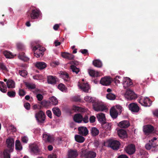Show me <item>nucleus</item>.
Segmentation results:
<instances>
[{
  "label": "nucleus",
  "mask_w": 158,
  "mask_h": 158,
  "mask_svg": "<svg viewBox=\"0 0 158 158\" xmlns=\"http://www.w3.org/2000/svg\"><path fill=\"white\" fill-rule=\"evenodd\" d=\"M106 98L108 99L114 100L115 99L116 96L115 95L112 93H109L106 95Z\"/></svg>",
  "instance_id": "42"
},
{
  "label": "nucleus",
  "mask_w": 158,
  "mask_h": 158,
  "mask_svg": "<svg viewBox=\"0 0 158 158\" xmlns=\"http://www.w3.org/2000/svg\"><path fill=\"white\" fill-rule=\"evenodd\" d=\"M3 54L7 58H13L14 56V55L12 53L7 51H4Z\"/></svg>",
  "instance_id": "36"
},
{
  "label": "nucleus",
  "mask_w": 158,
  "mask_h": 158,
  "mask_svg": "<svg viewBox=\"0 0 158 158\" xmlns=\"http://www.w3.org/2000/svg\"><path fill=\"white\" fill-rule=\"evenodd\" d=\"M73 109L76 111H80L81 110V108L80 107L76 106H73Z\"/></svg>",
  "instance_id": "59"
},
{
  "label": "nucleus",
  "mask_w": 158,
  "mask_h": 158,
  "mask_svg": "<svg viewBox=\"0 0 158 158\" xmlns=\"http://www.w3.org/2000/svg\"><path fill=\"white\" fill-rule=\"evenodd\" d=\"M8 150H5L4 152V158H10V155Z\"/></svg>",
  "instance_id": "46"
},
{
  "label": "nucleus",
  "mask_w": 158,
  "mask_h": 158,
  "mask_svg": "<svg viewBox=\"0 0 158 158\" xmlns=\"http://www.w3.org/2000/svg\"><path fill=\"white\" fill-rule=\"evenodd\" d=\"M35 66L40 69H44L47 67V64L44 62H37L35 64Z\"/></svg>",
  "instance_id": "26"
},
{
  "label": "nucleus",
  "mask_w": 158,
  "mask_h": 158,
  "mask_svg": "<svg viewBox=\"0 0 158 158\" xmlns=\"http://www.w3.org/2000/svg\"><path fill=\"white\" fill-rule=\"evenodd\" d=\"M7 147L9 149L8 150L9 152H12L14 148V141L13 138H9L6 139V141Z\"/></svg>",
  "instance_id": "7"
},
{
  "label": "nucleus",
  "mask_w": 158,
  "mask_h": 158,
  "mask_svg": "<svg viewBox=\"0 0 158 158\" xmlns=\"http://www.w3.org/2000/svg\"><path fill=\"white\" fill-rule=\"evenodd\" d=\"M83 116L80 114H77L74 115L73 117V120L76 123H81L82 121Z\"/></svg>",
  "instance_id": "20"
},
{
  "label": "nucleus",
  "mask_w": 158,
  "mask_h": 158,
  "mask_svg": "<svg viewBox=\"0 0 158 158\" xmlns=\"http://www.w3.org/2000/svg\"><path fill=\"white\" fill-rule=\"evenodd\" d=\"M65 85L62 84H60L58 86V88L61 91H63L65 90Z\"/></svg>",
  "instance_id": "50"
},
{
  "label": "nucleus",
  "mask_w": 158,
  "mask_h": 158,
  "mask_svg": "<svg viewBox=\"0 0 158 158\" xmlns=\"http://www.w3.org/2000/svg\"><path fill=\"white\" fill-rule=\"evenodd\" d=\"M78 155L76 150H70L68 152V156L70 158H76Z\"/></svg>",
  "instance_id": "22"
},
{
  "label": "nucleus",
  "mask_w": 158,
  "mask_h": 158,
  "mask_svg": "<svg viewBox=\"0 0 158 158\" xmlns=\"http://www.w3.org/2000/svg\"><path fill=\"white\" fill-rule=\"evenodd\" d=\"M154 128L153 126L148 125L143 127V131L146 135L152 133L154 130Z\"/></svg>",
  "instance_id": "12"
},
{
  "label": "nucleus",
  "mask_w": 158,
  "mask_h": 158,
  "mask_svg": "<svg viewBox=\"0 0 158 158\" xmlns=\"http://www.w3.org/2000/svg\"><path fill=\"white\" fill-rule=\"evenodd\" d=\"M52 111L54 114L56 116L58 117H59L60 116L61 112L59 108L57 107L53 108L52 109Z\"/></svg>",
  "instance_id": "28"
},
{
  "label": "nucleus",
  "mask_w": 158,
  "mask_h": 158,
  "mask_svg": "<svg viewBox=\"0 0 158 158\" xmlns=\"http://www.w3.org/2000/svg\"><path fill=\"white\" fill-rule=\"evenodd\" d=\"M60 78H69L68 74L66 73L63 72H60Z\"/></svg>",
  "instance_id": "41"
},
{
  "label": "nucleus",
  "mask_w": 158,
  "mask_h": 158,
  "mask_svg": "<svg viewBox=\"0 0 158 158\" xmlns=\"http://www.w3.org/2000/svg\"><path fill=\"white\" fill-rule=\"evenodd\" d=\"M26 92L23 89H19V94L20 96H23L26 94Z\"/></svg>",
  "instance_id": "48"
},
{
  "label": "nucleus",
  "mask_w": 158,
  "mask_h": 158,
  "mask_svg": "<svg viewBox=\"0 0 158 158\" xmlns=\"http://www.w3.org/2000/svg\"><path fill=\"white\" fill-rule=\"evenodd\" d=\"M85 80H81V81H79L78 86L84 91L88 92L90 89V87L88 83H85Z\"/></svg>",
  "instance_id": "6"
},
{
  "label": "nucleus",
  "mask_w": 158,
  "mask_h": 158,
  "mask_svg": "<svg viewBox=\"0 0 158 158\" xmlns=\"http://www.w3.org/2000/svg\"><path fill=\"white\" fill-rule=\"evenodd\" d=\"M40 104L44 107H48L50 105V102L49 101L43 100L41 102Z\"/></svg>",
  "instance_id": "40"
},
{
  "label": "nucleus",
  "mask_w": 158,
  "mask_h": 158,
  "mask_svg": "<svg viewBox=\"0 0 158 158\" xmlns=\"http://www.w3.org/2000/svg\"><path fill=\"white\" fill-rule=\"evenodd\" d=\"M96 153L92 151H90L86 153L84 156L86 158H94L96 156Z\"/></svg>",
  "instance_id": "27"
},
{
  "label": "nucleus",
  "mask_w": 158,
  "mask_h": 158,
  "mask_svg": "<svg viewBox=\"0 0 158 158\" xmlns=\"http://www.w3.org/2000/svg\"><path fill=\"white\" fill-rule=\"evenodd\" d=\"M111 117L113 118H116L118 116V111L112 108L110 111Z\"/></svg>",
  "instance_id": "30"
},
{
  "label": "nucleus",
  "mask_w": 158,
  "mask_h": 158,
  "mask_svg": "<svg viewBox=\"0 0 158 158\" xmlns=\"http://www.w3.org/2000/svg\"><path fill=\"white\" fill-rule=\"evenodd\" d=\"M36 97L37 99L39 101H41L43 98V96L41 94H38L36 95Z\"/></svg>",
  "instance_id": "55"
},
{
  "label": "nucleus",
  "mask_w": 158,
  "mask_h": 158,
  "mask_svg": "<svg viewBox=\"0 0 158 158\" xmlns=\"http://www.w3.org/2000/svg\"><path fill=\"white\" fill-rule=\"evenodd\" d=\"M153 114L154 115L158 118V110H155L153 112Z\"/></svg>",
  "instance_id": "64"
},
{
  "label": "nucleus",
  "mask_w": 158,
  "mask_h": 158,
  "mask_svg": "<svg viewBox=\"0 0 158 158\" xmlns=\"http://www.w3.org/2000/svg\"><path fill=\"white\" fill-rule=\"evenodd\" d=\"M19 73L20 75L22 77H25V76L27 75V72L25 70L20 71Z\"/></svg>",
  "instance_id": "49"
},
{
  "label": "nucleus",
  "mask_w": 158,
  "mask_h": 158,
  "mask_svg": "<svg viewBox=\"0 0 158 158\" xmlns=\"http://www.w3.org/2000/svg\"><path fill=\"white\" fill-rule=\"evenodd\" d=\"M75 139L76 141L79 143L83 142L85 139L84 137L78 135H75Z\"/></svg>",
  "instance_id": "35"
},
{
  "label": "nucleus",
  "mask_w": 158,
  "mask_h": 158,
  "mask_svg": "<svg viewBox=\"0 0 158 158\" xmlns=\"http://www.w3.org/2000/svg\"><path fill=\"white\" fill-rule=\"evenodd\" d=\"M122 82L125 88L128 87L133 84L132 80H123Z\"/></svg>",
  "instance_id": "23"
},
{
  "label": "nucleus",
  "mask_w": 158,
  "mask_h": 158,
  "mask_svg": "<svg viewBox=\"0 0 158 158\" xmlns=\"http://www.w3.org/2000/svg\"><path fill=\"white\" fill-rule=\"evenodd\" d=\"M96 118L94 116L90 117L89 118V121L90 123H94L95 122Z\"/></svg>",
  "instance_id": "54"
},
{
  "label": "nucleus",
  "mask_w": 158,
  "mask_h": 158,
  "mask_svg": "<svg viewBox=\"0 0 158 158\" xmlns=\"http://www.w3.org/2000/svg\"><path fill=\"white\" fill-rule=\"evenodd\" d=\"M7 95L10 98H14L16 95V93L15 91H10L8 92Z\"/></svg>",
  "instance_id": "44"
},
{
  "label": "nucleus",
  "mask_w": 158,
  "mask_h": 158,
  "mask_svg": "<svg viewBox=\"0 0 158 158\" xmlns=\"http://www.w3.org/2000/svg\"><path fill=\"white\" fill-rule=\"evenodd\" d=\"M100 80V83L102 85L105 86L109 85L111 83V80Z\"/></svg>",
  "instance_id": "32"
},
{
  "label": "nucleus",
  "mask_w": 158,
  "mask_h": 158,
  "mask_svg": "<svg viewBox=\"0 0 158 158\" xmlns=\"http://www.w3.org/2000/svg\"><path fill=\"white\" fill-rule=\"evenodd\" d=\"M15 149L17 150H20L22 149V147L21 145L20 141L17 140L15 142Z\"/></svg>",
  "instance_id": "38"
},
{
  "label": "nucleus",
  "mask_w": 158,
  "mask_h": 158,
  "mask_svg": "<svg viewBox=\"0 0 158 158\" xmlns=\"http://www.w3.org/2000/svg\"><path fill=\"white\" fill-rule=\"evenodd\" d=\"M90 131L91 135L93 136H96L99 133V130L95 127H92Z\"/></svg>",
  "instance_id": "29"
},
{
  "label": "nucleus",
  "mask_w": 158,
  "mask_h": 158,
  "mask_svg": "<svg viewBox=\"0 0 158 158\" xmlns=\"http://www.w3.org/2000/svg\"><path fill=\"white\" fill-rule=\"evenodd\" d=\"M93 65L96 67L101 68L102 67V62L99 60H96L93 61Z\"/></svg>",
  "instance_id": "34"
},
{
  "label": "nucleus",
  "mask_w": 158,
  "mask_h": 158,
  "mask_svg": "<svg viewBox=\"0 0 158 158\" xmlns=\"http://www.w3.org/2000/svg\"><path fill=\"white\" fill-rule=\"evenodd\" d=\"M0 69H1L3 71H8V70L6 67L2 63H0Z\"/></svg>",
  "instance_id": "51"
},
{
  "label": "nucleus",
  "mask_w": 158,
  "mask_h": 158,
  "mask_svg": "<svg viewBox=\"0 0 158 158\" xmlns=\"http://www.w3.org/2000/svg\"><path fill=\"white\" fill-rule=\"evenodd\" d=\"M73 100L75 102H78L80 100V98L78 96H75L73 98Z\"/></svg>",
  "instance_id": "61"
},
{
  "label": "nucleus",
  "mask_w": 158,
  "mask_h": 158,
  "mask_svg": "<svg viewBox=\"0 0 158 158\" xmlns=\"http://www.w3.org/2000/svg\"><path fill=\"white\" fill-rule=\"evenodd\" d=\"M47 82L48 84L54 85L56 83V80H47Z\"/></svg>",
  "instance_id": "53"
},
{
  "label": "nucleus",
  "mask_w": 158,
  "mask_h": 158,
  "mask_svg": "<svg viewBox=\"0 0 158 158\" xmlns=\"http://www.w3.org/2000/svg\"><path fill=\"white\" fill-rule=\"evenodd\" d=\"M22 141L23 143H26L28 141V139L27 137L24 136L22 138Z\"/></svg>",
  "instance_id": "56"
},
{
  "label": "nucleus",
  "mask_w": 158,
  "mask_h": 158,
  "mask_svg": "<svg viewBox=\"0 0 158 158\" xmlns=\"http://www.w3.org/2000/svg\"><path fill=\"white\" fill-rule=\"evenodd\" d=\"M48 158H57L56 155L55 154H52L48 156Z\"/></svg>",
  "instance_id": "63"
},
{
  "label": "nucleus",
  "mask_w": 158,
  "mask_h": 158,
  "mask_svg": "<svg viewBox=\"0 0 158 158\" xmlns=\"http://www.w3.org/2000/svg\"><path fill=\"white\" fill-rule=\"evenodd\" d=\"M154 147V146H153V144L150 141H149V143H147L145 145L146 148L147 150L150 149L152 147Z\"/></svg>",
  "instance_id": "47"
},
{
  "label": "nucleus",
  "mask_w": 158,
  "mask_h": 158,
  "mask_svg": "<svg viewBox=\"0 0 158 158\" xmlns=\"http://www.w3.org/2000/svg\"><path fill=\"white\" fill-rule=\"evenodd\" d=\"M24 83L28 89H33L36 87L35 85L32 83L25 82Z\"/></svg>",
  "instance_id": "33"
},
{
  "label": "nucleus",
  "mask_w": 158,
  "mask_h": 158,
  "mask_svg": "<svg viewBox=\"0 0 158 158\" xmlns=\"http://www.w3.org/2000/svg\"><path fill=\"white\" fill-rule=\"evenodd\" d=\"M112 124L111 123H106V122L102 124V126L103 129L106 130H110L111 129V126Z\"/></svg>",
  "instance_id": "25"
},
{
  "label": "nucleus",
  "mask_w": 158,
  "mask_h": 158,
  "mask_svg": "<svg viewBox=\"0 0 158 158\" xmlns=\"http://www.w3.org/2000/svg\"><path fill=\"white\" fill-rule=\"evenodd\" d=\"M125 97L128 100L135 99L137 98V96L134 92L131 90H127L125 95Z\"/></svg>",
  "instance_id": "4"
},
{
  "label": "nucleus",
  "mask_w": 158,
  "mask_h": 158,
  "mask_svg": "<svg viewBox=\"0 0 158 158\" xmlns=\"http://www.w3.org/2000/svg\"><path fill=\"white\" fill-rule=\"evenodd\" d=\"M120 143L119 142L116 140H113L109 143V146L114 150H117L119 148Z\"/></svg>",
  "instance_id": "8"
},
{
  "label": "nucleus",
  "mask_w": 158,
  "mask_h": 158,
  "mask_svg": "<svg viewBox=\"0 0 158 158\" xmlns=\"http://www.w3.org/2000/svg\"><path fill=\"white\" fill-rule=\"evenodd\" d=\"M129 109L134 112H137L139 110V108L136 103H131L129 105Z\"/></svg>",
  "instance_id": "13"
},
{
  "label": "nucleus",
  "mask_w": 158,
  "mask_h": 158,
  "mask_svg": "<svg viewBox=\"0 0 158 158\" xmlns=\"http://www.w3.org/2000/svg\"><path fill=\"white\" fill-rule=\"evenodd\" d=\"M88 71L89 75L92 77H97L101 75L99 72L96 71L93 69H89Z\"/></svg>",
  "instance_id": "21"
},
{
  "label": "nucleus",
  "mask_w": 158,
  "mask_h": 158,
  "mask_svg": "<svg viewBox=\"0 0 158 158\" xmlns=\"http://www.w3.org/2000/svg\"><path fill=\"white\" fill-rule=\"evenodd\" d=\"M78 134L81 135L85 136L89 132L87 128L84 127H79L78 128Z\"/></svg>",
  "instance_id": "11"
},
{
  "label": "nucleus",
  "mask_w": 158,
  "mask_h": 158,
  "mask_svg": "<svg viewBox=\"0 0 158 158\" xmlns=\"http://www.w3.org/2000/svg\"><path fill=\"white\" fill-rule=\"evenodd\" d=\"M34 51V56L36 57H40L43 55V52L44 50V48H42L39 45H37L33 48Z\"/></svg>",
  "instance_id": "2"
},
{
  "label": "nucleus",
  "mask_w": 158,
  "mask_h": 158,
  "mask_svg": "<svg viewBox=\"0 0 158 158\" xmlns=\"http://www.w3.org/2000/svg\"><path fill=\"white\" fill-rule=\"evenodd\" d=\"M118 134L119 137L121 139H123L127 137V132L123 129H121L118 130Z\"/></svg>",
  "instance_id": "17"
},
{
  "label": "nucleus",
  "mask_w": 158,
  "mask_h": 158,
  "mask_svg": "<svg viewBox=\"0 0 158 158\" xmlns=\"http://www.w3.org/2000/svg\"><path fill=\"white\" fill-rule=\"evenodd\" d=\"M45 115L44 112L40 110L35 114V117L37 122L40 123H43L45 119Z\"/></svg>",
  "instance_id": "3"
},
{
  "label": "nucleus",
  "mask_w": 158,
  "mask_h": 158,
  "mask_svg": "<svg viewBox=\"0 0 158 158\" xmlns=\"http://www.w3.org/2000/svg\"><path fill=\"white\" fill-rule=\"evenodd\" d=\"M71 68L73 72L75 73L76 74H77L80 71V69L79 68H76V66L73 65H71Z\"/></svg>",
  "instance_id": "45"
},
{
  "label": "nucleus",
  "mask_w": 158,
  "mask_h": 158,
  "mask_svg": "<svg viewBox=\"0 0 158 158\" xmlns=\"http://www.w3.org/2000/svg\"><path fill=\"white\" fill-rule=\"evenodd\" d=\"M93 106L94 110L97 111H102L107 110L106 107L102 103L95 100L93 102Z\"/></svg>",
  "instance_id": "1"
},
{
  "label": "nucleus",
  "mask_w": 158,
  "mask_h": 158,
  "mask_svg": "<svg viewBox=\"0 0 158 158\" xmlns=\"http://www.w3.org/2000/svg\"><path fill=\"white\" fill-rule=\"evenodd\" d=\"M125 150L127 153L129 155H132L135 152V147L134 144H130L126 148Z\"/></svg>",
  "instance_id": "10"
},
{
  "label": "nucleus",
  "mask_w": 158,
  "mask_h": 158,
  "mask_svg": "<svg viewBox=\"0 0 158 158\" xmlns=\"http://www.w3.org/2000/svg\"><path fill=\"white\" fill-rule=\"evenodd\" d=\"M19 58L24 61H27L29 60V58L26 56L24 53L19 54L18 56Z\"/></svg>",
  "instance_id": "39"
},
{
  "label": "nucleus",
  "mask_w": 158,
  "mask_h": 158,
  "mask_svg": "<svg viewBox=\"0 0 158 158\" xmlns=\"http://www.w3.org/2000/svg\"><path fill=\"white\" fill-rule=\"evenodd\" d=\"M40 12L38 9L36 8L33 9L30 16L33 19L37 18L40 15Z\"/></svg>",
  "instance_id": "15"
},
{
  "label": "nucleus",
  "mask_w": 158,
  "mask_h": 158,
  "mask_svg": "<svg viewBox=\"0 0 158 158\" xmlns=\"http://www.w3.org/2000/svg\"><path fill=\"white\" fill-rule=\"evenodd\" d=\"M30 148L32 152L35 154H37L40 152V149L38 145L35 143L31 144L30 146Z\"/></svg>",
  "instance_id": "18"
},
{
  "label": "nucleus",
  "mask_w": 158,
  "mask_h": 158,
  "mask_svg": "<svg viewBox=\"0 0 158 158\" xmlns=\"http://www.w3.org/2000/svg\"><path fill=\"white\" fill-rule=\"evenodd\" d=\"M84 100L86 102L93 103V102L95 100L93 98L89 96H87L85 97Z\"/></svg>",
  "instance_id": "43"
},
{
  "label": "nucleus",
  "mask_w": 158,
  "mask_h": 158,
  "mask_svg": "<svg viewBox=\"0 0 158 158\" xmlns=\"http://www.w3.org/2000/svg\"><path fill=\"white\" fill-rule=\"evenodd\" d=\"M46 114L50 118H52V112L50 110H48L46 111Z\"/></svg>",
  "instance_id": "60"
},
{
  "label": "nucleus",
  "mask_w": 158,
  "mask_h": 158,
  "mask_svg": "<svg viewBox=\"0 0 158 158\" xmlns=\"http://www.w3.org/2000/svg\"><path fill=\"white\" fill-rule=\"evenodd\" d=\"M138 102L142 106H150L152 104V102L150 99L148 98H145L144 99H139Z\"/></svg>",
  "instance_id": "9"
},
{
  "label": "nucleus",
  "mask_w": 158,
  "mask_h": 158,
  "mask_svg": "<svg viewBox=\"0 0 158 158\" xmlns=\"http://www.w3.org/2000/svg\"><path fill=\"white\" fill-rule=\"evenodd\" d=\"M118 126L123 128H127L130 126V123L128 121L123 120L119 122Z\"/></svg>",
  "instance_id": "19"
},
{
  "label": "nucleus",
  "mask_w": 158,
  "mask_h": 158,
  "mask_svg": "<svg viewBox=\"0 0 158 158\" xmlns=\"http://www.w3.org/2000/svg\"><path fill=\"white\" fill-rule=\"evenodd\" d=\"M125 97L128 100L135 99L137 98V96L134 92L131 90H127L125 95Z\"/></svg>",
  "instance_id": "5"
},
{
  "label": "nucleus",
  "mask_w": 158,
  "mask_h": 158,
  "mask_svg": "<svg viewBox=\"0 0 158 158\" xmlns=\"http://www.w3.org/2000/svg\"><path fill=\"white\" fill-rule=\"evenodd\" d=\"M97 118L98 121L102 124L104 123L106 121L105 114L102 113H100L97 114Z\"/></svg>",
  "instance_id": "14"
},
{
  "label": "nucleus",
  "mask_w": 158,
  "mask_h": 158,
  "mask_svg": "<svg viewBox=\"0 0 158 158\" xmlns=\"http://www.w3.org/2000/svg\"><path fill=\"white\" fill-rule=\"evenodd\" d=\"M68 53L67 52H64L61 53V56L64 58H67V56L68 55Z\"/></svg>",
  "instance_id": "62"
},
{
  "label": "nucleus",
  "mask_w": 158,
  "mask_h": 158,
  "mask_svg": "<svg viewBox=\"0 0 158 158\" xmlns=\"http://www.w3.org/2000/svg\"><path fill=\"white\" fill-rule=\"evenodd\" d=\"M100 143L99 141L98 140H95L94 141V144L96 148L99 146Z\"/></svg>",
  "instance_id": "58"
},
{
  "label": "nucleus",
  "mask_w": 158,
  "mask_h": 158,
  "mask_svg": "<svg viewBox=\"0 0 158 158\" xmlns=\"http://www.w3.org/2000/svg\"><path fill=\"white\" fill-rule=\"evenodd\" d=\"M43 138L46 142H51L54 140V139L51 135L47 134H43Z\"/></svg>",
  "instance_id": "16"
},
{
  "label": "nucleus",
  "mask_w": 158,
  "mask_h": 158,
  "mask_svg": "<svg viewBox=\"0 0 158 158\" xmlns=\"http://www.w3.org/2000/svg\"><path fill=\"white\" fill-rule=\"evenodd\" d=\"M82 121L85 123H87L89 122L88 117L87 115H85L84 118H83Z\"/></svg>",
  "instance_id": "57"
},
{
  "label": "nucleus",
  "mask_w": 158,
  "mask_h": 158,
  "mask_svg": "<svg viewBox=\"0 0 158 158\" xmlns=\"http://www.w3.org/2000/svg\"><path fill=\"white\" fill-rule=\"evenodd\" d=\"M24 106L27 110H29L30 108V103L28 102H26L24 104Z\"/></svg>",
  "instance_id": "52"
},
{
  "label": "nucleus",
  "mask_w": 158,
  "mask_h": 158,
  "mask_svg": "<svg viewBox=\"0 0 158 158\" xmlns=\"http://www.w3.org/2000/svg\"><path fill=\"white\" fill-rule=\"evenodd\" d=\"M0 90L3 93H6L7 90L6 85L2 81H0Z\"/></svg>",
  "instance_id": "31"
},
{
  "label": "nucleus",
  "mask_w": 158,
  "mask_h": 158,
  "mask_svg": "<svg viewBox=\"0 0 158 158\" xmlns=\"http://www.w3.org/2000/svg\"><path fill=\"white\" fill-rule=\"evenodd\" d=\"M6 82V85L8 88H13L15 87V82L13 80H4Z\"/></svg>",
  "instance_id": "24"
},
{
  "label": "nucleus",
  "mask_w": 158,
  "mask_h": 158,
  "mask_svg": "<svg viewBox=\"0 0 158 158\" xmlns=\"http://www.w3.org/2000/svg\"><path fill=\"white\" fill-rule=\"evenodd\" d=\"M50 104H52L53 105H56L58 103V101L57 99L54 96H52L50 98Z\"/></svg>",
  "instance_id": "37"
}]
</instances>
